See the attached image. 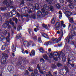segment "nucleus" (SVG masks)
Listing matches in <instances>:
<instances>
[{
  "instance_id": "1",
  "label": "nucleus",
  "mask_w": 76,
  "mask_h": 76,
  "mask_svg": "<svg viewBox=\"0 0 76 76\" xmlns=\"http://www.w3.org/2000/svg\"><path fill=\"white\" fill-rule=\"evenodd\" d=\"M20 61H18V63L17 64V67L18 68H20L21 70H24V68H23V66L21 65L22 62L23 61V65H26L27 63H29V61L26 60V58H23L22 57H21L20 58Z\"/></svg>"
},
{
  "instance_id": "2",
  "label": "nucleus",
  "mask_w": 76,
  "mask_h": 76,
  "mask_svg": "<svg viewBox=\"0 0 76 76\" xmlns=\"http://www.w3.org/2000/svg\"><path fill=\"white\" fill-rule=\"evenodd\" d=\"M29 7L30 9H32L33 12H35L36 10H39L40 9L39 5L38 4H36L34 6L32 4L30 5L29 6Z\"/></svg>"
},
{
  "instance_id": "3",
  "label": "nucleus",
  "mask_w": 76,
  "mask_h": 76,
  "mask_svg": "<svg viewBox=\"0 0 76 76\" xmlns=\"http://www.w3.org/2000/svg\"><path fill=\"white\" fill-rule=\"evenodd\" d=\"M2 56L1 60V64H4L6 63V60H7V58L8 57L6 53H2Z\"/></svg>"
},
{
  "instance_id": "4",
  "label": "nucleus",
  "mask_w": 76,
  "mask_h": 76,
  "mask_svg": "<svg viewBox=\"0 0 76 76\" xmlns=\"http://www.w3.org/2000/svg\"><path fill=\"white\" fill-rule=\"evenodd\" d=\"M65 69L66 71V72H64L63 69L60 70V72H59V74H60L61 75H63V76H66L67 75H68L69 73V70L68 67L66 66H65Z\"/></svg>"
},
{
  "instance_id": "5",
  "label": "nucleus",
  "mask_w": 76,
  "mask_h": 76,
  "mask_svg": "<svg viewBox=\"0 0 76 76\" xmlns=\"http://www.w3.org/2000/svg\"><path fill=\"white\" fill-rule=\"evenodd\" d=\"M74 37H75V35H72L70 36L69 37H66L64 39L65 42H66V43H69L70 42V39L72 40L73 39V38Z\"/></svg>"
},
{
  "instance_id": "6",
  "label": "nucleus",
  "mask_w": 76,
  "mask_h": 76,
  "mask_svg": "<svg viewBox=\"0 0 76 76\" xmlns=\"http://www.w3.org/2000/svg\"><path fill=\"white\" fill-rule=\"evenodd\" d=\"M7 70L10 73H13L15 70L14 66L11 65H9L7 68Z\"/></svg>"
},
{
  "instance_id": "7",
  "label": "nucleus",
  "mask_w": 76,
  "mask_h": 76,
  "mask_svg": "<svg viewBox=\"0 0 76 76\" xmlns=\"http://www.w3.org/2000/svg\"><path fill=\"white\" fill-rule=\"evenodd\" d=\"M60 54L62 57V60L63 62H66V58L65 57V55L63 54V52L61 51L60 52Z\"/></svg>"
},
{
  "instance_id": "8",
  "label": "nucleus",
  "mask_w": 76,
  "mask_h": 76,
  "mask_svg": "<svg viewBox=\"0 0 76 76\" xmlns=\"http://www.w3.org/2000/svg\"><path fill=\"white\" fill-rule=\"evenodd\" d=\"M49 54V57L50 58H51L52 57H54V56H58V53L57 52H53V54L52 53H50Z\"/></svg>"
},
{
  "instance_id": "9",
  "label": "nucleus",
  "mask_w": 76,
  "mask_h": 76,
  "mask_svg": "<svg viewBox=\"0 0 76 76\" xmlns=\"http://www.w3.org/2000/svg\"><path fill=\"white\" fill-rule=\"evenodd\" d=\"M10 33H8V36L6 38V39L7 41V42H9V43H10Z\"/></svg>"
},
{
  "instance_id": "10",
  "label": "nucleus",
  "mask_w": 76,
  "mask_h": 76,
  "mask_svg": "<svg viewBox=\"0 0 76 76\" xmlns=\"http://www.w3.org/2000/svg\"><path fill=\"white\" fill-rule=\"evenodd\" d=\"M41 10L42 12L40 10L38 11L37 12V14H40V13H41V15H42V13H44V12L45 11V9L44 8L41 9Z\"/></svg>"
},
{
  "instance_id": "11",
  "label": "nucleus",
  "mask_w": 76,
  "mask_h": 76,
  "mask_svg": "<svg viewBox=\"0 0 76 76\" xmlns=\"http://www.w3.org/2000/svg\"><path fill=\"white\" fill-rule=\"evenodd\" d=\"M12 52L15 53L16 51V48L13 44H12Z\"/></svg>"
},
{
  "instance_id": "12",
  "label": "nucleus",
  "mask_w": 76,
  "mask_h": 76,
  "mask_svg": "<svg viewBox=\"0 0 76 76\" xmlns=\"http://www.w3.org/2000/svg\"><path fill=\"white\" fill-rule=\"evenodd\" d=\"M7 45H8L7 44H5V45H4L2 46L1 47V50H4L6 48H7Z\"/></svg>"
},
{
  "instance_id": "13",
  "label": "nucleus",
  "mask_w": 76,
  "mask_h": 76,
  "mask_svg": "<svg viewBox=\"0 0 76 76\" xmlns=\"http://www.w3.org/2000/svg\"><path fill=\"white\" fill-rule=\"evenodd\" d=\"M76 6V4H69L68 5V6L71 9H74V6Z\"/></svg>"
},
{
  "instance_id": "14",
  "label": "nucleus",
  "mask_w": 76,
  "mask_h": 76,
  "mask_svg": "<svg viewBox=\"0 0 76 76\" xmlns=\"http://www.w3.org/2000/svg\"><path fill=\"white\" fill-rule=\"evenodd\" d=\"M57 0H46V1L48 2V4H51L53 1H54L55 3L57 2Z\"/></svg>"
},
{
  "instance_id": "15",
  "label": "nucleus",
  "mask_w": 76,
  "mask_h": 76,
  "mask_svg": "<svg viewBox=\"0 0 76 76\" xmlns=\"http://www.w3.org/2000/svg\"><path fill=\"white\" fill-rule=\"evenodd\" d=\"M56 39H57V38H56L55 39H54V38H53L51 39L52 41L53 42H54V41H56L57 43H58V42L59 41H61V39H57V40H56Z\"/></svg>"
},
{
  "instance_id": "16",
  "label": "nucleus",
  "mask_w": 76,
  "mask_h": 76,
  "mask_svg": "<svg viewBox=\"0 0 76 76\" xmlns=\"http://www.w3.org/2000/svg\"><path fill=\"white\" fill-rule=\"evenodd\" d=\"M42 36L43 37H44V38H46V39H49V37H48V35H47V34H46L43 33L42 34Z\"/></svg>"
},
{
  "instance_id": "17",
  "label": "nucleus",
  "mask_w": 76,
  "mask_h": 76,
  "mask_svg": "<svg viewBox=\"0 0 76 76\" xmlns=\"http://www.w3.org/2000/svg\"><path fill=\"white\" fill-rule=\"evenodd\" d=\"M21 37H22L21 34L20 33V34H17L16 35V38L17 39H20L21 38Z\"/></svg>"
},
{
  "instance_id": "18",
  "label": "nucleus",
  "mask_w": 76,
  "mask_h": 76,
  "mask_svg": "<svg viewBox=\"0 0 76 76\" xmlns=\"http://www.w3.org/2000/svg\"><path fill=\"white\" fill-rule=\"evenodd\" d=\"M72 13L70 11H68L67 12V14H66L68 18H69V16H71L72 15Z\"/></svg>"
},
{
  "instance_id": "19",
  "label": "nucleus",
  "mask_w": 76,
  "mask_h": 76,
  "mask_svg": "<svg viewBox=\"0 0 76 76\" xmlns=\"http://www.w3.org/2000/svg\"><path fill=\"white\" fill-rule=\"evenodd\" d=\"M60 34H61V35H60V37H59V38H60V39H61L62 37H63V31L62 30H61L60 32Z\"/></svg>"
},
{
  "instance_id": "20",
  "label": "nucleus",
  "mask_w": 76,
  "mask_h": 76,
  "mask_svg": "<svg viewBox=\"0 0 76 76\" xmlns=\"http://www.w3.org/2000/svg\"><path fill=\"white\" fill-rule=\"evenodd\" d=\"M43 57L44 59L46 60H49V59H48V56L46 54L43 55Z\"/></svg>"
},
{
  "instance_id": "21",
  "label": "nucleus",
  "mask_w": 76,
  "mask_h": 76,
  "mask_svg": "<svg viewBox=\"0 0 76 76\" xmlns=\"http://www.w3.org/2000/svg\"><path fill=\"white\" fill-rule=\"evenodd\" d=\"M48 9H50L51 11H53V10H54L53 7L52 6L50 5L48 6Z\"/></svg>"
},
{
  "instance_id": "22",
  "label": "nucleus",
  "mask_w": 76,
  "mask_h": 76,
  "mask_svg": "<svg viewBox=\"0 0 76 76\" xmlns=\"http://www.w3.org/2000/svg\"><path fill=\"white\" fill-rule=\"evenodd\" d=\"M31 18L33 19H36V15H35V14H33L31 15Z\"/></svg>"
},
{
  "instance_id": "23",
  "label": "nucleus",
  "mask_w": 76,
  "mask_h": 76,
  "mask_svg": "<svg viewBox=\"0 0 76 76\" xmlns=\"http://www.w3.org/2000/svg\"><path fill=\"white\" fill-rule=\"evenodd\" d=\"M25 42H26V44H27V46L28 47H30V46H31V45L30 42L27 41H25L24 42V43Z\"/></svg>"
},
{
  "instance_id": "24",
  "label": "nucleus",
  "mask_w": 76,
  "mask_h": 76,
  "mask_svg": "<svg viewBox=\"0 0 76 76\" xmlns=\"http://www.w3.org/2000/svg\"><path fill=\"white\" fill-rule=\"evenodd\" d=\"M28 70L29 72H34V69L31 67H29Z\"/></svg>"
},
{
  "instance_id": "25",
  "label": "nucleus",
  "mask_w": 76,
  "mask_h": 76,
  "mask_svg": "<svg viewBox=\"0 0 76 76\" xmlns=\"http://www.w3.org/2000/svg\"><path fill=\"white\" fill-rule=\"evenodd\" d=\"M29 73L28 71V70H26L25 72L24 75H25V76L26 75H29Z\"/></svg>"
},
{
  "instance_id": "26",
  "label": "nucleus",
  "mask_w": 76,
  "mask_h": 76,
  "mask_svg": "<svg viewBox=\"0 0 76 76\" xmlns=\"http://www.w3.org/2000/svg\"><path fill=\"white\" fill-rule=\"evenodd\" d=\"M5 39V37L3 35H1L0 37V39H1V41H3V39Z\"/></svg>"
},
{
  "instance_id": "27",
  "label": "nucleus",
  "mask_w": 76,
  "mask_h": 76,
  "mask_svg": "<svg viewBox=\"0 0 76 76\" xmlns=\"http://www.w3.org/2000/svg\"><path fill=\"white\" fill-rule=\"evenodd\" d=\"M48 6H47V4H45L43 5V7L44 8V9H46V10H48Z\"/></svg>"
},
{
  "instance_id": "28",
  "label": "nucleus",
  "mask_w": 76,
  "mask_h": 76,
  "mask_svg": "<svg viewBox=\"0 0 76 76\" xmlns=\"http://www.w3.org/2000/svg\"><path fill=\"white\" fill-rule=\"evenodd\" d=\"M68 64H70V62H71V61H72V60H73V59H71V58H69L68 59Z\"/></svg>"
},
{
  "instance_id": "29",
  "label": "nucleus",
  "mask_w": 76,
  "mask_h": 76,
  "mask_svg": "<svg viewBox=\"0 0 76 76\" xmlns=\"http://www.w3.org/2000/svg\"><path fill=\"white\" fill-rule=\"evenodd\" d=\"M42 26L45 29H48V26H47V25L43 24L42 25Z\"/></svg>"
},
{
  "instance_id": "30",
  "label": "nucleus",
  "mask_w": 76,
  "mask_h": 76,
  "mask_svg": "<svg viewBox=\"0 0 76 76\" xmlns=\"http://www.w3.org/2000/svg\"><path fill=\"white\" fill-rule=\"evenodd\" d=\"M65 48H66L67 50H70V46H68L67 45H65Z\"/></svg>"
},
{
  "instance_id": "31",
  "label": "nucleus",
  "mask_w": 76,
  "mask_h": 76,
  "mask_svg": "<svg viewBox=\"0 0 76 76\" xmlns=\"http://www.w3.org/2000/svg\"><path fill=\"white\" fill-rule=\"evenodd\" d=\"M0 9L2 11H4V10H5L6 9V7H1V8H0Z\"/></svg>"
},
{
  "instance_id": "32",
  "label": "nucleus",
  "mask_w": 76,
  "mask_h": 76,
  "mask_svg": "<svg viewBox=\"0 0 76 76\" xmlns=\"http://www.w3.org/2000/svg\"><path fill=\"white\" fill-rule=\"evenodd\" d=\"M55 21H56V20H54V18H53L52 20H51V23L52 24H54V23H55Z\"/></svg>"
},
{
  "instance_id": "33",
  "label": "nucleus",
  "mask_w": 76,
  "mask_h": 76,
  "mask_svg": "<svg viewBox=\"0 0 76 76\" xmlns=\"http://www.w3.org/2000/svg\"><path fill=\"white\" fill-rule=\"evenodd\" d=\"M31 53H32L33 56H34L35 54V51L34 50H32L31 51Z\"/></svg>"
},
{
  "instance_id": "34",
  "label": "nucleus",
  "mask_w": 76,
  "mask_h": 76,
  "mask_svg": "<svg viewBox=\"0 0 76 76\" xmlns=\"http://www.w3.org/2000/svg\"><path fill=\"white\" fill-rule=\"evenodd\" d=\"M39 51H40L42 53H44V51L43 50V48H39Z\"/></svg>"
},
{
  "instance_id": "35",
  "label": "nucleus",
  "mask_w": 76,
  "mask_h": 76,
  "mask_svg": "<svg viewBox=\"0 0 76 76\" xmlns=\"http://www.w3.org/2000/svg\"><path fill=\"white\" fill-rule=\"evenodd\" d=\"M38 42L39 43H41L42 42V40H41V38L40 37H39L38 38Z\"/></svg>"
},
{
  "instance_id": "36",
  "label": "nucleus",
  "mask_w": 76,
  "mask_h": 76,
  "mask_svg": "<svg viewBox=\"0 0 76 76\" xmlns=\"http://www.w3.org/2000/svg\"><path fill=\"white\" fill-rule=\"evenodd\" d=\"M21 29H22V28L21 26H19L17 28L18 31H19Z\"/></svg>"
},
{
  "instance_id": "37",
  "label": "nucleus",
  "mask_w": 76,
  "mask_h": 76,
  "mask_svg": "<svg viewBox=\"0 0 76 76\" xmlns=\"http://www.w3.org/2000/svg\"><path fill=\"white\" fill-rule=\"evenodd\" d=\"M53 76H57V72L56 71L53 73Z\"/></svg>"
},
{
  "instance_id": "38",
  "label": "nucleus",
  "mask_w": 76,
  "mask_h": 76,
  "mask_svg": "<svg viewBox=\"0 0 76 76\" xmlns=\"http://www.w3.org/2000/svg\"><path fill=\"white\" fill-rule=\"evenodd\" d=\"M44 45L45 46H48L49 45V41L46 42L44 44Z\"/></svg>"
},
{
  "instance_id": "39",
  "label": "nucleus",
  "mask_w": 76,
  "mask_h": 76,
  "mask_svg": "<svg viewBox=\"0 0 76 76\" xmlns=\"http://www.w3.org/2000/svg\"><path fill=\"white\" fill-rule=\"evenodd\" d=\"M7 34V31L6 30H5L3 32V35H4L5 36H6V34Z\"/></svg>"
},
{
  "instance_id": "40",
  "label": "nucleus",
  "mask_w": 76,
  "mask_h": 76,
  "mask_svg": "<svg viewBox=\"0 0 76 76\" xmlns=\"http://www.w3.org/2000/svg\"><path fill=\"white\" fill-rule=\"evenodd\" d=\"M2 26L3 28H6L8 26L5 23H4V24Z\"/></svg>"
},
{
  "instance_id": "41",
  "label": "nucleus",
  "mask_w": 76,
  "mask_h": 76,
  "mask_svg": "<svg viewBox=\"0 0 76 76\" xmlns=\"http://www.w3.org/2000/svg\"><path fill=\"white\" fill-rule=\"evenodd\" d=\"M11 12H11V13L12 16H13V15H15L16 14H13V13L15 12V10H12Z\"/></svg>"
},
{
  "instance_id": "42",
  "label": "nucleus",
  "mask_w": 76,
  "mask_h": 76,
  "mask_svg": "<svg viewBox=\"0 0 76 76\" xmlns=\"http://www.w3.org/2000/svg\"><path fill=\"white\" fill-rule=\"evenodd\" d=\"M34 41L37 40V36H34L33 37Z\"/></svg>"
},
{
  "instance_id": "43",
  "label": "nucleus",
  "mask_w": 76,
  "mask_h": 76,
  "mask_svg": "<svg viewBox=\"0 0 76 76\" xmlns=\"http://www.w3.org/2000/svg\"><path fill=\"white\" fill-rule=\"evenodd\" d=\"M34 73L35 75H37V74L38 73V71L37 69H36L34 71Z\"/></svg>"
},
{
  "instance_id": "44",
  "label": "nucleus",
  "mask_w": 76,
  "mask_h": 76,
  "mask_svg": "<svg viewBox=\"0 0 76 76\" xmlns=\"http://www.w3.org/2000/svg\"><path fill=\"white\" fill-rule=\"evenodd\" d=\"M57 66L58 67H61L62 66V65L60 63H58L57 64Z\"/></svg>"
},
{
  "instance_id": "45",
  "label": "nucleus",
  "mask_w": 76,
  "mask_h": 76,
  "mask_svg": "<svg viewBox=\"0 0 76 76\" xmlns=\"http://www.w3.org/2000/svg\"><path fill=\"white\" fill-rule=\"evenodd\" d=\"M7 1L5 0L3 1L2 3L3 4L6 5V4H7Z\"/></svg>"
},
{
  "instance_id": "46",
  "label": "nucleus",
  "mask_w": 76,
  "mask_h": 76,
  "mask_svg": "<svg viewBox=\"0 0 76 76\" xmlns=\"http://www.w3.org/2000/svg\"><path fill=\"white\" fill-rule=\"evenodd\" d=\"M68 2H69V3L70 4H73V1H70V0H68Z\"/></svg>"
},
{
  "instance_id": "47",
  "label": "nucleus",
  "mask_w": 76,
  "mask_h": 76,
  "mask_svg": "<svg viewBox=\"0 0 76 76\" xmlns=\"http://www.w3.org/2000/svg\"><path fill=\"white\" fill-rule=\"evenodd\" d=\"M56 7L58 9H60L61 7V6H60V5L59 4H58L56 5Z\"/></svg>"
},
{
  "instance_id": "48",
  "label": "nucleus",
  "mask_w": 76,
  "mask_h": 76,
  "mask_svg": "<svg viewBox=\"0 0 76 76\" xmlns=\"http://www.w3.org/2000/svg\"><path fill=\"white\" fill-rule=\"evenodd\" d=\"M10 25H12L13 26H14L15 23H13V22H10Z\"/></svg>"
},
{
  "instance_id": "49",
  "label": "nucleus",
  "mask_w": 76,
  "mask_h": 76,
  "mask_svg": "<svg viewBox=\"0 0 76 76\" xmlns=\"http://www.w3.org/2000/svg\"><path fill=\"white\" fill-rule=\"evenodd\" d=\"M37 67L39 70H41V67L39 66V64H38L37 65Z\"/></svg>"
},
{
  "instance_id": "50",
  "label": "nucleus",
  "mask_w": 76,
  "mask_h": 76,
  "mask_svg": "<svg viewBox=\"0 0 76 76\" xmlns=\"http://www.w3.org/2000/svg\"><path fill=\"white\" fill-rule=\"evenodd\" d=\"M70 44H71V45H75V43L73 41H71L70 43Z\"/></svg>"
},
{
  "instance_id": "51",
  "label": "nucleus",
  "mask_w": 76,
  "mask_h": 76,
  "mask_svg": "<svg viewBox=\"0 0 76 76\" xmlns=\"http://www.w3.org/2000/svg\"><path fill=\"white\" fill-rule=\"evenodd\" d=\"M61 28V26H58L56 28V29H57V30H58V29H60Z\"/></svg>"
},
{
  "instance_id": "52",
  "label": "nucleus",
  "mask_w": 76,
  "mask_h": 76,
  "mask_svg": "<svg viewBox=\"0 0 76 76\" xmlns=\"http://www.w3.org/2000/svg\"><path fill=\"white\" fill-rule=\"evenodd\" d=\"M53 59L54 60H55L56 61H58V57H56V58H53Z\"/></svg>"
},
{
  "instance_id": "53",
  "label": "nucleus",
  "mask_w": 76,
  "mask_h": 76,
  "mask_svg": "<svg viewBox=\"0 0 76 76\" xmlns=\"http://www.w3.org/2000/svg\"><path fill=\"white\" fill-rule=\"evenodd\" d=\"M61 26H63V28H66V24H63V23L61 24Z\"/></svg>"
},
{
  "instance_id": "54",
  "label": "nucleus",
  "mask_w": 76,
  "mask_h": 76,
  "mask_svg": "<svg viewBox=\"0 0 76 76\" xmlns=\"http://www.w3.org/2000/svg\"><path fill=\"white\" fill-rule=\"evenodd\" d=\"M5 23L8 26L9 25V23H10V22L9 21H6Z\"/></svg>"
},
{
  "instance_id": "55",
  "label": "nucleus",
  "mask_w": 76,
  "mask_h": 76,
  "mask_svg": "<svg viewBox=\"0 0 76 76\" xmlns=\"http://www.w3.org/2000/svg\"><path fill=\"white\" fill-rule=\"evenodd\" d=\"M69 21L70 23H73L74 22H73V19H71L69 20Z\"/></svg>"
},
{
  "instance_id": "56",
  "label": "nucleus",
  "mask_w": 76,
  "mask_h": 76,
  "mask_svg": "<svg viewBox=\"0 0 76 76\" xmlns=\"http://www.w3.org/2000/svg\"><path fill=\"white\" fill-rule=\"evenodd\" d=\"M40 62H42V61L44 62V59L43 58H41V59H40Z\"/></svg>"
},
{
  "instance_id": "57",
  "label": "nucleus",
  "mask_w": 76,
  "mask_h": 76,
  "mask_svg": "<svg viewBox=\"0 0 76 76\" xmlns=\"http://www.w3.org/2000/svg\"><path fill=\"white\" fill-rule=\"evenodd\" d=\"M21 50L22 53H23V54H25V51H24V49H23V48H22Z\"/></svg>"
},
{
  "instance_id": "58",
  "label": "nucleus",
  "mask_w": 76,
  "mask_h": 76,
  "mask_svg": "<svg viewBox=\"0 0 76 76\" xmlns=\"http://www.w3.org/2000/svg\"><path fill=\"white\" fill-rule=\"evenodd\" d=\"M52 69H56V67H57V66L55 65H54L52 67Z\"/></svg>"
},
{
  "instance_id": "59",
  "label": "nucleus",
  "mask_w": 76,
  "mask_h": 76,
  "mask_svg": "<svg viewBox=\"0 0 76 76\" xmlns=\"http://www.w3.org/2000/svg\"><path fill=\"white\" fill-rule=\"evenodd\" d=\"M39 72H40V73H41V74H42L43 75H44V72L42 71L41 70H39Z\"/></svg>"
},
{
  "instance_id": "60",
  "label": "nucleus",
  "mask_w": 76,
  "mask_h": 76,
  "mask_svg": "<svg viewBox=\"0 0 76 76\" xmlns=\"http://www.w3.org/2000/svg\"><path fill=\"white\" fill-rule=\"evenodd\" d=\"M64 0H59L60 3H64Z\"/></svg>"
},
{
  "instance_id": "61",
  "label": "nucleus",
  "mask_w": 76,
  "mask_h": 76,
  "mask_svg": "<svg viewBox=\"0 0 76 76\" xmlns=\"http://www.w3.org/2000/svg\"><path fill=\"white\" fill-rule=\"evenodd\" d=\"M18 20L17 18H16L15 20V22L16 23V24H17V23H18Z\"/></svg>"
},
{
  "instance_id": "62",
  "label": "nucleus",
  "mask_w": 76,
  "mask_h": 76,
  "mask_svg": "<svg viewBox=\"0 0 76 76\" xmlns=\"http://www.w3.org/2000/svg\"><path fill=\"white\" fill-rule=\"evenodd\" d=\"M58 47H61V46H62V43H61V44H58Z\"/></svg>"
},
{
  "instance_id": "63",
  "label": "nucleus",
  "mask_w": 76,
  "mask_h": 76,
  "mask_svg": "<svg viewBox=\"0 0 76 76\" xmlns=\"http://www.w3.org/2000/svg\"><path fill=\"white\" fill-rule=\"evenodd\" d=\"M28 31L29 34L31 35V29L30 28H28Z\"/></svg>"
},
{
  "instance_id": "64",
  "label": "nucleus",
  "mask_w": 76,
  "mask_h": 76,
  "mask_svg": "<svg viewBox=\"0 0 76 76\" xmlns=\"http://www.w3.org/2000/svg\"><path fill=\"white\" fill-rule=\"evenodd\" d=\"M17 15L18 18L20 17V14L18 12L17 13Z\"/></svg>"
}]
</instances>
